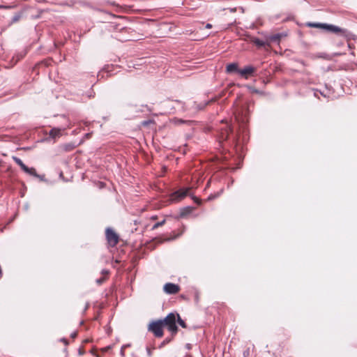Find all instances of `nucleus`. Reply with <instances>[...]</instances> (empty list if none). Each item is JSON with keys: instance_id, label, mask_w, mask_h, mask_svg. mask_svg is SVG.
I'll use <instances>...</instances> for the list:
<instances>
[{"instance_id": "1", "label": "nucleus", "mask_w": 357, "mask_h": 357, "mask_svg": "<svg viewBox=\"0 0 357 357\" xmlns=\"http://www.w3.org/2000/svg\"><path fill=\"white\" fill-rule=\"evenodd\" d=\"M323 30L328 32L335 33L337 34L344 36V37L347 38L348 41H349L351 39L354 40L355 38V36L353 33L333 24H328L324 23V27Z\"/></svg>"}, {"instance_id": "2", "label": "nucleus", "mask_w": 357, "mask_h": 357, "mask_svg": "<svg viewBox=\"0 0 357 357\" xmlns=\"http://www.w3.org/2000/svg\"><path fill=\"white\" fill-rule=\"evenodd\" d=\"M161 321L164 327H167L172 335H175L177 333L178 328L176 326V314L170 313L165 319H161Z\"/></svg>"}, {"instance_id": "3", "label": "nucleus", "mask_w": 357, "mask_h": 357, "mask_svg": "<svg viewBox=\"0 0 357 357\" xmlns=\"http://www.w3.org/2000/svg\"><path fill=\"white\" fill-rule=\"evenodd\" d=\"M164 327L161 319L153 321L149 325V331H151L155 337H161L163 335L162 328Z\"/></svg>"}, {"instance_id": "4", "label": "nucleus", "mask_w": 357, "mask_h": 357, "mask_svg": "<svg viewBox=\"0 0 357 357\" xmlns=\"http://www.w3.org/2000/svg\"><path fill=\"white\" fill-rule=\"evenodd\" d=\"M248 113L249 111L247 106H236L234 111L235 118L238 121H241L243 122L247 121V115L248 114Z\"/></svg>"}, {"instance_id": "5", "label": "nucleus", "mask_w": 357, "mask_h": 357, "mask_svg": "<svg viewBox=\"0 0 357 357\" xmlns=\"http://www.w3.org/2000/svg\"><path fill=\"white\" fill-rule=\"evenodd\" d=\"M219 138L221 140H227L229 133L231 132L230 126L226 121L221 122V126L219 128Z\"/></svg>"}, {"instance_id": "6", "label": "nucleus", "mask_w": 357, "mask_h": 357, "mask_svg": "<svg viewBox=\"0 0 357 357\" xmlns=\"http://www.w3.org/2000/svg\"><path fill=\"white\" fill-rule=\"evenodd\" d=\"M106 237L110 246H115L119 242V236L112 229H106Z\"/></svg>"}, {"instance_id": "7", "label": "nucleus", "mask_w": 357, "mask_h": 357, "mask_svg": "<svg viewBox=\"0 0 357 357\" xmlns=\"http://www.w3.org/2000/svg\"><path fill=\"white\" fill-rule=\"evenodd\" d=\"M190 188L181 189L172 195V200L178 202L183 199L189 192Z\"/></svg>"}, {"instance_id": "8", "label": "nucleus", "mask_w": 357, "mask_h": 357, "mask_svg": "<svg viewBox=\"0 0 357 357\" xmlns=\"http://www.w3.org/2000/svg\"><path fill=\"white\" fill-rule=\"evenodd\" d=\"M164 291L169 294H174L179 291L180 287L178 285L173 283H167L165 284Z\"/></svg>"}, {"instance_id": "9", "label": "nucleus", "mask_w": 357, "mask_h": 357, "mask_svg": "<svg viewBox=\"0 0 357 357\" xmlns=\"http://www.w3.org/2000/svg\"><path fill=\"white\" fill-rule=\"evenodd\" d=\"M255 71L256 68L251 66H246L243 69L238 70V73L245 79H248L249 76L252 75Z\"/></svg>"}, {"instance_id": "10", "label": "nucleus", "mask_w": 357, "mask_h": 357, "mask_svg": "<svg viewBox=\"0 0 357 357\" xmlns=\"http://www.w3.org/2000/svg\"><path fill=\"white\" fill-rule=\"evenodd\" d=\"M284 36H286V35L282 33L271 34L268 37V40H269V42H271V43H280L281 38Z\"/></svg>"}, {"instance_id": "11", "label": "nucleus", "mask_w": 357, "mask_h": 357, "mask_svg": "<svg viewBox=\"0 0 357 357\" xmlns=\"http://www.w3.org/2000/svg\"><path fill=\"white\" fill-rule=\"evenodd\" d=\"M61 135V129H58V128H52L50 131V136L53 138V139H55L56 137H60Z\"/></svg>"}, {"instance_id": "12", "label": "nucleus", "mask_w": 357, "mask_h": 357, "mask_svg": "<svg viewBox=\"0 0 357 357\" xmlns=\"http://www.w3.org/2000/svg\"><path fill=\"white\" fill-rule=\"evenodd\" d=\"M238 70H239L238 69V65L236 63H231L227 66V72L229 73Z\"/></svg>"}, {"instance_id": "13", "label": "nucleus", "mask_w": 357, "mask_h": 357, "mask_svg": "<svg viewBox=\"0 0 357 357\" xmlns=\"http://www.w3.org/2000/svg\"><path fill=\"white\" fill-rule=\"evenodd\" d=\"M306 24L309 27L319 28L321 29H323L324 27V23L307 22Z\"/></svg>"}, {"instance_id": "14", "label": "nucleus", "mask_w": 357, "mask_h": 357, "mask_svg": "<svg viewBox=\"0 0 357 357\" xmlns=\"http://www.w3.org/2000/svg\"><path fill=\"white\" fill-rule=\"evenodd\" d=\"M192 211V208L187 207L182 210L181 212V217H185L188 214H190Z\"/></svg>"}, {"instance_id": "15", "label": "nucleus", "mask_w": 357, "mask_h": 357, "mask_svg": "<svg viewBox=\"0 0 357 357\" xmlns=\"http://www.w3.org/2000/svg\"><path fill=\"white\" fill-rule=\"evenodd\" d=\"M26 173L34 176L36 177H38L39 176L37 174L36 169L34 168L28 167V170L25 172Z\"/></svg>"}, {"instance_id": "16", "label": "nucleus", "mask_w": 357, "mask_h": 357, "mask_svg": "<svg viewBox=\"0 0 357 357\" xmlns=\"http://www.w3.org/2000/svg\"><path fill=\"white\" fill-rule=\"evenodd\" d=\"M178 319H177V321L178 323L179 324L180 326H181L183 328H186V324L184 322L183 320H182L180 317V316L178 314L176 315Z\"/></svg>"}, {"instance_id": "17", "label": "nucleus", "mask_w": 357, "mask_h": 357, "mask_svg": "<svg viewBox=\"0 0 357 357\" xmlns=\"http://www.w3.org/2000/svg\"><path fill=\"white\" fill-rule=\"evenodd\" d=\"M21 17V15L20 14H16L15 15L13 18H12V20H11V22L10 24H13V23H15L17 22V21H19V20L20 19Z\"/></svg>"}, {"instance_id": "18", "label": "nucleus", "mask_w": 357, "mask_h": 357, "mask_svg": "<svg viewBox=\"0 0 357 357\" xmlns=\"http://www.w3.org/2000/svg\"><path fill=\"white\" fill-rule=\"evenodd\" d=\"M165 220H162V221H161V222H159L155 223V224L153 226L152 229H157L158 227H160V226L163 225L165 224Z\"/></svg>"}, {"instance_id": "19", "label": "nucleus", "mask_w": 357, "mask_h": 357, "mask_svg": "<svg viewBox=\"0 0 357 357\" xmlns=\"http://www.w3.org/2000/svg\"><path fill=\"white\" fill-rule=\"evenodd\" d=\"M13 159H14L15 162H16V163H17L20 167V166H22V165L24 164V163H23V162L22 161V160H21V159H20V158H18L15 157V158H13Z\"/></svg>"}, {"instance_id": "20", "label": "nucleus", "mask_w": 357, "mask_h": 357, "mask_svg": "<svg viewBox=\"0 0 357 357\" xmlns=\"http://www.w3.org/2000/svg\"><path fill=\"white\" fill-rule=\"evenodd\" d=\"M105 280V278H101L100 279H98L96 280V282L98 284H101Z\"/></svg>"}, {"instance_id": "21", "label": "nucleus", "mask_w": 357, "mask_h": 357, "mask_svg": "<svg viewBox=\"0 0 357 357\" xmlns=\"http://www.w3.org/2000/svg\"><path fill=\"white\" fill-rule=\"evenodd\" d=\"M10 6L0 5V9H8L10 8Z\"/></svg>"}, {"instance_id": "22", "label": "nucleus", "mask_w": 357, "mask_h": 357, "mask_svg": "<svg viewBox=\"0 0 357 357\" xmlns=\"http://www.w3.org/2000/svg\"><path fill=\"white\" fill-rule=\"evenodd\" d=\"M20 167L22 168V169L24 172L27 171L28 170V167L26 166L24 164H23L22 166H20Z\"/></svg>"}, {"instance_id": "23", "label": "nucleus", "mask_w": 357, "mask_h": 357, "mask_svg": "<svg viewBox=\"0 0 357 357\" xmlns=\"http://www.w3.org/2000/svg\"><path fill=\"white\" fill-rule=\"evenodd\" d=\"M255 45H265L264 43L262 42H260L259 40H257L255 43Z\"/></svg>"}, {"instance_id": "24", "label": "nucleus", "mask_w": 357, "mask_h": 357, "mask_svg": "<svg viewBox=\"0 0 357 357\" xmlns=\"http://www.w3.org/2000/svg\"><path fill=\"white\" fill-rule=\"evenodd\" d=\"M212 27V24L207 23L205 26L206 29H211Z\"/></svg>"}, {"instance_id": "25", "label": "nucleus", "mask_w": 357, "mask_h": 357, "mask_svg": "<svg viewBox=\"0 0 357 357\" xmlns=\"http://www.w3.org/2000/svg\"><path fill=\"white\" fill-rule=\"evenodd\" d=\"M147 354L149 356H151L152 355L151 350L149 348H147Z\"/></svg>"}, {"instance_id": "26", "label": "nucleus", "mask_w": 357, "mask_h": 357, "mask_svg": "<svg viewBox=\"0 0 357 357\" xmlns=\"http://www.w3.org/2000/svg\"><path fill=\"white\" fill-rule=\"evenodd\" d=\"M25 53L24 54H21L20 56H17L16 61H19L21 58H22L24 56Z\"/></svg>"}, {"instance_id": "27", "label": "nucleus", "mask_w": 357, "mask_h": 357, "mask_svg": "<svg viewBox=\"0 0 357 357\" xmlns=\"http://www.w3.org/2000/svg\"><path fill=\"white\" fill-rule=\"evenodd\" d=\"M77 336V332H74L73 333L71 334V337L73 338H75Z\"/></svg>"}, {"instance_id": "28", "label": "nucleus", "mask_w": 357, "mask_h": 357, "mask_svg": "<svg viewBox=\"0 0 357 357\" xmlns=\"http://www.w3.org/2000/svg\"><path fill=\"white\" fill-rule=\"evenodd\" d=\"M121 353L122 356H123V355H124V350H123V348H121Z\"/></svg>"}, {"instance_id": "29", "label": "nucleus", "mask_w": 357, "mask_h": 357, "mask_svg": "<svg viewBox=\"0 0 357 357\" xmlns=\"http://www.w3.org/2000/svg\"><path fill=\"white\" fill-rule=\"evenodd\" d=\"M108 273H109V272H108L107 271H105V270H104V271H102V273H103V274H108Z\"/></svg>"}, {"instance_id": "30", "label": "nucleus", "mask_w": 357, "mask_h": 357, "mask_svg": "<svg viewBox=\"0 0 357 357\" xmlns=\"http://www.w3.org/2000/svg\"><path fill=\"white\" fill-rule=\"evenodd\" d=\"M90 135H91V134H90V133H88V134H86V137L87 138H89V137H90Z\"/></svg>"}, {"instance_id": "31", "label": "nucleus", "mask_w": 357, "mask_h": 357, "mask_svg": "<svg viewBox=\"0 0 357 357\" xmlns=\"http://www.w3.org/2000/svg\"><path fill=\"white\" fill-rule=\"evenodd\" d=\"M152 219L155 220V219H156V217L155 216H153Z\"/></svg>"}, {"instance_id": "32", "label": "nucleus", "mask_w": 357, "mask_h": 357, "mask_svg": "<svg viewBox=\"0 0 357 357\" xmlns=\"http://www.w3.org/2000/svg\"><path fill=\"white\" fill-rule=\"evenodd\" d=\"M203 108H204V106L200 107L199 109H202Z\"/></svg>"}]
</instances>
